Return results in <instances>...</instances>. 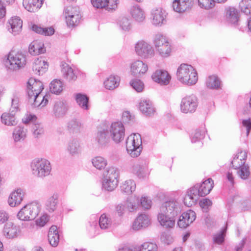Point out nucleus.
<instances>
[{
	"label": "nucleus",
	"instance_id": "1",
	"mask_svg": "<svg viewBox=\"0 0 251 251\" xmlns=\"http://www.w3.org/2000/svg\"><path fill=\"white\" fill-rule=\"evenodd\" d=\"M176 76L178 80L183 84H195L198 80L197 72L193 67L187 64H182L178 68Z\"/></svg>",
	"mask_w": 251,
	"mask_h": 251
},
{
	"label": "nucleus",
	"instance_id": "2",
	"mask_svg": "<svg viewBox=\"0 0 251 251\" xmlns=\"http://www.w3.org/2000/svg\"><path fill=\"white\" fill-rule=\"evenodd\" d=\"M26 64L25 56L22 52L10 51L4 60V64L7 70L14 71L23 68Z\"/></svg>",
	"mask_w": 251,
	"mask_h": 251
},
{
	"label": "nucleus",
	"instance_id": "3",
	"mask_svg": "<svg viewBox=\"0 0 251 251\" xmlns=\"http://www.w3.org/2000/svg\"><path fill=\"white\" fill-rule=\"evenodd\" d=\"M247 154L245 151H241L238 153L237 156L234 157L231 164L232 167L234 169H239L237 173L240 177L242 179H247L250 175L249 167L245 164V160L247 158Z\"/></svg>",
	"mask_w": 251,
	"mask_h": 251
},
{
	"label": "nucleus",
	"instance_id": "4",
	"mask_svg": "<svg viewBox=\"0 0 251 251\" xmlns=\"http://www.w3.org/2000/svg\"><path fill=\"white\" fill-rule=\"evenodd\" d=\"M126 148L127 152L132 157L138 156L142 150V139L140 134L133 133L130 135L126 141Z\"/></svg>",
	"mask_w": 251,
	"mask_h": 251
},
{
	"label": "nucleus",
	"instance_id": "5",
	"mask_svg": "<svg viewBox=\"0 0 251 251\" xmlns=\"http://www.w3.org/2000/svg\"><path fill=\"white\" fill-rule=\"evenodd\" d=\"M31 166L33 174L41 178L49 176L51 170L50 161L45 159L34 160Z\"/></svg>",
	"mask_w": 251,
	"mask_h": 251
},
{
	"label": "nucleus",
	"instance_id": "6",
	"mask_svg": "<svg viewBox=\"0 0 251 251\" xmlns=\"http://www.w3.org/2000/svg\"><path fill=\"white\" fill-rule=\"evenodd\" d=\"M40 206L37 202H32L25 205L18 213L17 217L22 221L34 220L40 211Z\"/></svg>",
	"mask_w": 251,
	"mask_h": 251
},
{
	"label": "nucleus",
	"instance_id": "7",
	"mask_svg": "<svg viewBox=\"0 0 251 251\" xmlns=\"http://www.w3.org/2000/svg\"><path fill=\"white\" fill-rule=\"evenodd\" d=\"M198 101L194 95H187L183 98L180 103V110L184 113H192L197 109Z\"/></svg>",
	"mask_w": 251,
	"mask_h": 251
},
{
	"label": "nucleus",
	"instance_id": "8",
	"mask_svg": "<svg viewBox=\"0 0 251 251\" xmlns=\"http://www.w3.org/2000/svg\"><path fill=\"white\" fill-rule=\"evenodd\" d=\"M135 50L137 54L143 58H151L154 55L153 47L143 40L139 41L135 44Z\"/></svg>",
	"mask_w": 251,
	"mask_h": 251
},
{
	"label": "nucleus",
	"instance_id": "9",
	"mask_svg": "<svg viewBox=\"0 0 251 251\" xmlns=\"http://www.w3.org/2000/svg\"><path fill=\"white\" fill-rule=\"evenodd\" d=\"M125 127L121 122H113L109 127L110 136L114 142L118 143L122 141L125 136Z\"/></svg>",
	"mask_w": 251,
	"mask_h": 251
},
{
	"label": "nucleus",
	"instance_id": "10",
	"mask_svg": "<svg viewBox=\"0 0 251 251\" xmlns=\"http://www.w3.org/2000/svg\"><path fill=\"white\" fill-rule=\"evenodd\" d=\"M160 212L168 214L169 216L175 218L179 213L178 203L174 200L164 202L160 208Z\"/></svg>",
	"mask_w": 251,
	"mask_h": 251
},
{
	"label": "nucleus",
	"instance_id": "11",
	"mask_svg": "<svg viewBox=\"0 0 251 251\" xmlns=\"http://www.w3.org/2000/svg\"><path fill=\"white\" fill-rule=\"evenodd\" d=\"M213 180L209 178L201 184H197L192 187L196 190L199 197H204L210 193L213 187Z\"/></svg>",
	"mask_w": 251,
	"mask_h": 251
},
{
	"label": "nucleus",
	"instance_id": "12",
	"mask_svg": "<svg viewBox=\"0 0 251 251\" xmlns=\"http://www.w3.org/2000/svg\"><path fill=\"white\" fill-rule=\"evenodd\" d=\"M196 218L195 212L190 209L182 214L177 222V225L180 228H185L192 223Z\"/></svg>",
	"mask_w": 251,
	"mask_h": 251
},
{
	"label": "nucleus",
	"instance_id": "13",
	"mask_svg": "<svg viewBox=\"0 0 251 251\" xmlns=\"http://www.w3.org/2000/svg\"><path fill=\"white\" fill-rule=\"evenodd\" d=\"M27 94L28 97L40 94L44 89L42 82L33 78H30L27 82Z\"/></svg>",
	"mask_w": 251,
	"mask_h": 251
},
{
	"label": "nucleus",
	"instance_id": "14",
	"mask_svg": "<svg viewBox=\"0 0 251 251\" xmlns=\"http://www.w3.org/2000/svg\"><path fill=\"white\" fill-rule=\"evenodd\" d=\"M153 81L161 85H168L171 80V76L165 70H156L151 76Z\"/></svg>",
	"mask_w": 251,
	"mask_h": 251
},
{
	"label": "nucleus",
	"instance_id": "15",
	"mask_svg": "<svg viewBox=\"0 0 251 251\" xmlns=\"http://www.w3.org/2000/svg\"><path fill=\"white\" fill-rule=\"evenodd\" d=\"M68 109L69 106L66 101H56L53 108V115L57 118H63L67 113Z\"/></svg>",
	"mask_w": 251,
	"mask_h": 251
},
{
	"label": "nucleus",
	"instance_id": "16",
	"mask_svg": "<svg viewBox=\"0 0 251 251\" xmlns=\"http://www.w3.org/2000/svg\"><path fill=\"white\" fill-rule=\"evenodd\" d=\"M25 193L24 191L19 188L13 191L10 195L8 203L11 207H16L18 206L23 200Z\"/></svg>",
	"mask_w": 251,
	"mask_h": 251
},
{
	"label": "nucleus",
	"instance_id": "17",
	"mask_svg": "<svg viewBox=\"0 0 251 251\" xmlns=\"http://www.w3.org/2000/svg\"><path fill=\"white\" fill-rule=\"evenodd\" d=\"M8 30L14 35L18 34L21 31L23 21L19 17L17 16L12 17L8 21Z\"/></svg>",
	"mask_w": 251,
	"mask_h": 251
},
{
	"label": "nucleus",
	"instance_id": "18",
	"mask_svg": "<svg viewBox=\"0 0 251 251\" xmlns=\"http://www.w3.org/2000/svg\"><path fill=\"white\" fill-rule=\"evenodd\" d=\"M166 13L162 8L153 9L151 11L152 23L155 25H161L166 22Z\"/></svg>",
	"mask_w": 251,
	"mask_h": 251
},
{
	"label": "nucleus",
	"instance_id": "19",
	"mask_svg": "<svg viewBox=\"0 0 251 251\" xmlns=\"http://www.w3.org/2000/svg\"><path fill=\"white\" fill-rule=\"evenodd\" d=\"M193 4V2L191 0H174L172 7L175 11L182 13L190 9Z\"/></svg>",
	"mask_w": 251,
	"mask_h": 251
},
{
	"label": "nucleus",
	"instance_id": "20",
	"mask_svg": "<svg viewBox=\"0 0 251 251\" xmlns=\"http://www.w3.org/2000/svg\"><path fill=\"white\" fill-rule=\"evenodd\" d=\"M49 96H43L41 93L33 95V96L28 97V102L34 107H42L46 105L48 102Z\"/></svg>",
	"mask_w": 251,
	"mask_h": 251
},
{
	"label": "nucleus",
	"instance_id": "21",
	"mask_svg": "<svg viewBox=\"0 0 251 251\" xmlns=\"http://www.w3.org/2000/svg\"><path fill=\"white\" fill-rule=\"evenodd\" d=\"M139 108L144 115L147 116L153 115L155 111L152 102L147 99L141 100L139 104Z\"/></svg>",
	"mask_w": 251,
	"mask_h": 251
},
{
	"label": "nucleus",
	"instance_id": "22",
	"mask_svg": "<svg viewBox=\"0 0 251 251\" xmlns=\"http://www.w3.org/2000/svg\"><path fill=\"white\" fill-rule=\"evenodd\" d=\"M199 197L196 190L191 187L187 190L183 198L184 204L188 207H191L196 203Z\"/></svg>",
	"mask_w": 251,
	"mask_h": 251
},
{
	"label": "nucleus",
	"instance_id": "23",
	"mask_svg": "<svg viewBox=\"0 0 251 251\" xmlns=\"http://www.w3.org/2000/svg\"><path fill=\"white\" fill-rule=\"evenodd\" d=\"M226 17L228 23L237 25L240 18V12L234 7H228L226 9Z\"/></svg>",
	"mask_w": 251,
	"mask_h": 251
},
{
	"label": "nucleus",
	"instance_id": "24",
	"mask_svg": "<svg viewBox=\"0 0 251 251\" xmlns=\"http://www.w3.org/2000/svg\"><path fill=\"white\" fill-rule=\"evenodd\" d=\"M48 63L42 58H37L33 62L32 70L34 73L38 75L44 74L48 70Z\"/></svg>",
	"mask_w": 251,
	"mask_h": 251
},
{
	"label": "nucleus",
	"instance_id": "25",
	"mask_svg": "<svg viewBox=\"0 0 251 251\" xmlns=\"http://www.w3.org/2000/svg\"><path fill=\"white\" fill-rule=\"evenodd\" d=\"M148 70V66L141 60H136L131 65V72L135 76L145 74Z\"/></svg>",
	"mask_w": 251,
	"mask_h": 251
},
{
	"label": "nucleus",
	"instance_id": "26",
	"mask_svg": "<svg viewBox=\"0 0 251 251\" xmlns=\"http://www.w3.org/2000/svg\"><path fill=\"white\" fill-rule=\"evenodd\" d=\"M150 224V220L148 215L141 214L135 220L132 224V229L138 230L142 227H146Z\"/></svg>",
	"mask_w": 251,
	"mask_h": 251
},
{
	"label": "nucleus",
	"instance_id": "27",
	"mask_svg": "<svg viewBox=\"0 0 251 251\" xmlns=\"http://www.w3.org/2000/svg\"><path fill=\"white\" fill-rule=\"evenodd\" d=\"M158 220L160 225L165 228H172L175 224V218L169 216L160 212L158 215Z\"/></svg>",
	"mask_w": 251,
	"mask_h": 251
},
{
	"label": "nucleus",
	"instance_id": "28",
	"mask_svg": "<svg viewBox=\"0 0 251 251\" xmlns=\"http://www.w3.org/2000/svg\"><path fill=\"white\" fill-rule=\"evenodd\" d=\"M61 72L64 78L69 82L74 81L77 78V71L72 69L68 64L63 65Z\"/></svg>",
	"mask_w": 251,
	"mask_h": 251
},
{
	"label": "nucleus",
	"instance_id": "29",
	"mask_svg": "<svg viewBox=\"0 0 251 251\" xmlns=\"http://www.w3.org/2000/svg\"><path fill=\"white\" fill-rule=\"evenodd\" d=\"M96 141L100 147L106 146L110 141V136L108 130L103 129L99 130L96 135Z\"/></svg>",
	"mask_w": 251,
	"mask_h": 251
},
{
	"label": "nucleus",
	"instance_id": "30",
	"mask_svg": "<svg viewBox=\"0 0 251 251\" xmlns=\"http://www.w3.org/2000/svg\"><path fill=\"white\" fill-rule=\"evenodd\" d=\"M19 227L12 222L7 223L3 228V234L7 238H13L17 236Z\"/></svg>",
	"mask_w": 251,
	"mask_h": 251
},
{
	"label": "nucleus",
	"instance_id": "31",
	"mask_svg": "<svg viewBox=\"0 0 251 251\" xmlns=\"http://www.w3.org/2000/svg\"><path fill=\"white\" fill-rule=\"evenodd\" d=\"M48 240L51 246H57L59 241V235L56 226H52L50 227L48 232Z\"/></svg>",
	"mask_w": 251,
	"mask_h": 251
},
{
	"label": "nucleus",
	"instance_id": "32",
	"mask_svg": "<svg viewBox=\"0 0 251 251\" xmlns=\"http://www.w3.org/2000/svg\"><path fill=\"white\" fill-rule=\"evenodd\" d=\"M44 0H23V4L27 11L33 12L40 8Z\"/></svg>",
	"mask_w": 251,
	"mask_h": 251
},
{
	"label": "nucleus",
	"instance_id": "33",
	"mask_svg": "<svg viewBox=\"0 0 251 251\" xmlns=\"http://www.w3.org/2000/svg\"><path fill=\"white\" fill-rule=\"evenodd\" d=\"M67 128L70 132L77 133L83 130V126L78 120L73 118L67 123Z\"/></svg>",
	"mask_w": 251,
	"mask_h": 251
},
{
	"label": "nucleus",
	"instance_id": "34",
	"mask_svg": "<svg viewBox=\"0 0 251 251\" xmlns=\"http://www.w3.org/2000/svg\"><path fill=\"white\" fill-rule=\"evenodd\" d=\"M27 129L24 126H19L16 127L13 131V138L15 142L23 141L26 138Z\"/></svg>",
	"mask_w": 251,
	"mask_h": 251
},
{
	"label": "nucleus",
	"instance_id": "35",
	"mask_svg": "<svg viewBox=\"0 0 251 251\" xmlns=\"http://www.w3.org/2000/svg\"><path fill=\"white\" fill-rule=\"evenodd\" d=\"M46 51L43 44L37 41H33L29 46V52L33 55L43 53Z\"/></svg>",
	"mask_w": 251,
	"mask_h": 251
},
{
	"label": "nucleus",
	"instance_id": "36",
	"mask_svg": "<svg viewBox=\"0 0 251 251\" xmlns=\"http://www.w3.org/2000/svg\"><path fill=\"white\" fill-rule=\"evenodd\" d=\"M130 13L132 17L138 22H143L145 18L144 11L137 5L132 6L130 8Z\"/></svg>",
	"mask_w": 251,
	"mask_h": 251
},
{
	"label": "nucleus",
	"instance_id": "37",
	"mask_svg": "<svg viewBox=\"0 0 251 251\" xmlns=\"http://www.w3.org/2000/svg\"><path fill=\"white\" fill-rule=\"evenodd\" d=\"M75 100L78 105L83 110L89 109V97L85 94L77 93L75 95Z\"/></svg>",
	"mask_w": 251,
	"mask_h": 251
},
{
	"label": "nucleus",
	"instance_id": "38",
	"mask_svg": "<svg viewBox=\"0 0 251 251\" xmlns=\"http://www.w3.org/2000/svg\"><path fill=\"white\" fill-rule=\"evenodd\" d=\"M104 178H110L112 180V184L114 186L116 184L117 177L119 175L118 169L114 167H111L108 168L104 173Z\"/></svg>",
	"mask_w": 251,
	"mask_h": 251
},
{
	"label": "nucleus",
	"instance_id": "39",
	"mask_svg": "<svg viewBox=\"0 0 251 251\" xmlns=\"http://www.w3.org/2000/svg\"><path fill=\"white\" fill-rule=\"evenodd\" d=\"M15 113H4L1 116V122L5 125L8 126H15L17 124V121L16 120L15 117Z\"/></svg>",
	"mask_w": 251,
	"mask_h": 251
},
{
	"label": "nucleus",
	"instance_id": "40",
	"mask_svg": "<svg viewBox=\"0 0 251 251\" xmlns=\"http://www.w3.org/2000/svg\"><path fill=\"white\" fill-rule=\"evenodd\" d=\"M58 195L54 193L51 197L48 198L46 203L47 209L49 212H53L57 207L58 203Z\"/></svg>",
	"mask_w": 251,
	"mask_h": 251
},
{
	"label": "nucleus",
	"instance_id": "41",
	"mask_svg": "<svg viewBox=\"0 0 251 251\" xmlns=\"http://www.w3.org/2000/svg\"><path fill=\"white\" fill-rule=\"evenodd\" d=\"M67 150L72 156L77 155L80 152V145L76 139L71 141L67 147Z\"/></svg>",
	"mask_w": 251,
	"mask_h": 251
},
{
	"label": "nucleus",
	"instance_id": "42",
	"mask_svg": "<svg viewBox=\"0 0 251 251\" xmlns=\"http://www.w3.org/2000/svg\"><path fill=\"white\" fill-rule=\"evenodd\" d=\"M206 84L210 89L217 90L221 88V82L217 76L210 75L207 79Z\"/></svg>",
	"mask_w": 251,
	"mask_h": 251
},
{
	"label": "nucleus",
	"instance_id": "43",
	"mask_svg": "<svg viewBox=\"0 0 251 251\" xmlns=\"http://www.w3.org/2000/svg\"><path fill=\"white\" fill-rule=\"evenodd\" d=\"M120 78L118 76L110 75L104 82V85L106 89L113 90L119 85Z\"/></svg>",
	"mask_w": 251,
	"mask_h": 251
},
{
	"label": "nucleus",
	"instance_id": "44",
	"mask_svg": "<svg viewBox=\"0 0 251 251\" xmlns=\"http://www.w3.org/2000/svg\"><path fill=\"white\" fill-rule=\"evenodd\" d=\"M136 188L135 182L131 179L125 181L121 186V191L128 195L131 194Z\"/></svg>",
	"mask_w": 251,
	"mask_h": 251
},
{
	"label": "nucleus",
	"instance_id": "45",
	"mask_svg": "<svg viewBox=\"0 0 251 251\" xmlns=\"http://www.w3.org/2000/svg\"><path fill=\"white\" fill-rule=\"evenodd\" d=\"M31 29L36 33L45 36L52 35L54 33V29L52 27L43 28L36 25H33L31 26Z\"/></svg>",
	"mask_w": 251,
	"mask_h": 251
},
{
	"label": "nucleus",
	"instance_id": "46",
	"mask_svg": "<svg viewBox=\"0 0 251 251\" xmlns=\"http://www.w3.org/2000/svg\"><path fill=\"white\" fill-rule=\"evenodd\" d=\"M63 84L60 80L54 79L50 83V91L52 93L59 94L63 90Z\"/></svg>",
	"mask_w": 251,
	"mask_h": 251
},
{
	"label": "nucleus",
	"instance_id": "47",
	"mask_svg": "<svg viewBox=\"0 0 251 251\" xmlns=\"http://www.w3.org/2000/svg\"><path fill=\"white\" fill-rule=\"evenodd\" d=\"M153 42L156 49L169 43L166 37L160 33L155 35Z\"/></svg>",
	"mask_w": 251,
	"mask_h": 251
},
{
	"label": "nucleus",
	"instance_id": "48",
	"mask_svg": "<svg viewBox=\"0 0 251 251\" xmlns=\"http://www.w3.org/2000/svg\"><path fill=\"white\" fill-rule=\"evenodd\" d=\"M93 165L97 169L102 170L106 166L107 162L106 159L101 156H96L92 159Z\"/></svg>",
	"mask_w": 251,
	"mask_h": 251
},
{
	"label": "nucleus",
	"instance_id": "49",
	"mask_svg": "<svg viewBox=\"0 0 251 251\" xmlns=\"http://www.w3.org/2000/svg\"><path fill=\"white\" fill-rule=\"evenodd\" d=\"M144 170L143 162H137L134 163L132 167L131 172L138 177L142 178L144 177Z\"/></svg>",
	"mask_w": 251,
	"mask_h": 251
},
{
	"label": "nucleus",
	"instance_id": "50",
	"mask_svg": "<svg viewBox=\"0 0 251 251\" xmlns=\"http://www.w3.org/2000/svg\"><path fill=\"white\" fill-rule=\"evenodd\" d=\"M159 54L162 57H167L170 55L171 47L170 43L166 44L156 49Z\"/></svg>",
	"mask_w": 251,
	"mask_h": 251
},
{
	"label": "nucleus",
	"instance_id": "51",
	"mask_svg": "<svg viewBox=\"0 0 251 251\" xmlns=\"http://www.w3.org/2000/svg\"><path fill=\"white\" fill-rule=\"evenodd\" d=\"M242 12L246 15L251 14V0H242L239 3Z\"/></svg>",
	"mask_w": 251,
	"mask_h": 251
},
{
	"label": "nucleus",
	"instance_id": "52",
	"mask_svg": "<svg viewBox=\"0 0 251 251\" xmlns=\"http://www.w3.org/2000/svg\"><path fill=\"white\" fill-rule=\"evenodd\" d=\"M64 15L66 19L80 13L79 8L77 6L73 7L71 6H66L64 10Z\"/></svg>",
	"mask_w": 251,
	"mask_h": 251
},
{
	"label": "nucleus",
	"instance_id": "53",
	"mask_svg": "<svg viewBox=\"0 0 251 251\" xmlns=\"http://www.w3.org/2000/svg\"><path fill=\"white\" fill-rule=\"evenodd\" d=\"M111 225V221L104 214H102L99 219V226L101 229H107Z\"/></svg>",
	"mask_w": 251,
	"mask_h": 251
},
{
	"label": "nucleus",
	"instance_id": "54",
	"mask_svg": "<svg viewBox=\"0 0 251 251\" xmlns=\"http://www.w3.org/2000/svg\"><path fill=\"white\" fill-rule=\"evenodd\" d=\"M71 16L72 17L66 19V24L69 26H75L79 24L81 18V16L79 13L74 15V16L72 15Z\"/></svg>",
	"mask_w": 251,
	"mask_h": 251
},
{
	"label": "nucleus",
	"instance_id": "55",
	"mask_svg": "<svg viewBox=\"0 0 251 251\" xmlns=\"http://www.w3.org/2000/svg\"><path fill=\"white\" fill-rule=\"evenodd\" d=\"M33 134L35 138H38L44 133V130L42 125L38 123H31Z\"/></svg>",
	"mask_w": 251,
	"mask_h": 251
},
{
	"label": "nucleus",
	"instance_id": "56",
	"mask_svg": "<svg viewBox=\"0 0 251 251\" xmlns=\"http://www.w3.org/2000/svg\"><path fill=\"white\" fill-rule=\"evenodd\" d=\"M158 247L155 244L145 242L139 248V251H157Z\"/></svg>",
	"mask_w": 251,
	"mask_h": 251
},
{
	"label": "nucleus",
	"instance_id": "57",
	"mask_svg": "<svg viewBox=\"0 0 251 251\" xmlns=\"http://www.w3.org/2000/svg\"><path fill=\"white\" fill-rule=\"evenodd\" d=\"M215 3L214 0H198L199 6L207 10L212 8L215 6Z\"/></svg>",
	"mask_w": 251,
	"mask_h": 251
},
{
	"label": "nucleus",
	"instance_id": "58",
	"mask_svg": "<svg viewBox=\"0 0 251 251\" xmlns=\"http://www.w3.org/2000/svg\"><path fill=\"white\" fill-rule=\"evenodd\" d=\"M130 84L132 87L138 92H141L144 88L143 82L138 79H134L130 82Z\"/></svg>",
	"mask_w": 251,
	"mask_h": 251
},
{
	"label": "nucleus",
	"instance_id": "59",
	"mask_svg": "<svg viewBox=\"0 0 251 251\" xmlns=\"http://www.w3.org/2000/svg\"><path fill=\"white\" fill-rule=\"evenodd\" d=\"M118 180H116V184L113 186L112 184V180L110 178H104L102 183V187L108 191H112L117 187L118 185Z\"/></svg>",
	"mask_w": 251,
	"mask_h": 251
},
{
	"label": "nucleus",
	"instance_id": "60",
	"mask_svg": "<svg viewBox=\"0 0 251 251\" xmlns=\"http://www.w3.org/2000/svg\"><path fill=\"white\" fill-rule=\"evenodd\" d=\"M205 136V129H199L196 130L194 135L192 137L191 141L192 143H196L204 138Z\"/></svg>",
	"mask_w": 251,
	"mask_h": 251
},
{
	"label": "nucleus",
	"instance_id": "61",
	"mask_svg": "<svg viewBox=\"0 0 251 251\" xmlns=\"http://www.w3.org/2000/svg\"><path fill=\"white\" fill-rule=\"evenodd\" d=\"M19 99L17 95H13L11 100V106L10 112L12 113H16L19 109Z\"/></svg>",
	"mask_w": 251,
	"mask_h": 251
},
{
	"label": "nucleus",
	"instance_id": "62",
	"mask_svg": "<svg viewBox=\"0 0 251 251\" xmlns=\"http://www.w3.org/2000/svg\"><path fill=\"white\" fill-rule=\"evenodd\" d=\"M212 204V201L208 199H203L200 201V205L202 211L205 213L208 212Z\"/></svg>",
	"mask_w": 251,
	"mask_h": 251
},
{
	"label": "nucleus",
	"instance_id": "63",
	"mask_svg": "<svg viewBox=\"0 0 251 251\" xmlns=\"http://www.w3.org/2000/svg\"><path fill=\"white\" fill-rule=\"evenodd\" d=\"M120 26L123 30H129L131 28L129 20L126 17H122L119 21Z\"/></svg>",
	"mask_w": 251,
	"mask_h": 251
},
{
	"label": "nucleus",
	"instance_id": "64",
	"mask_svg": "<svg viewBox=\"0 0 251 251\" xmlns=\"http://www.w3.org/2000/svg\"><path fill=\"white\" fill-rule=\"evenodd\" d=\"M122 120L125 124H131L135 121L134 116L130 114L128 111H125L123 113Z\"/></svg>",
	"mask_w": 251,
	"mask_h": 251
}]
</instances>
